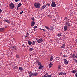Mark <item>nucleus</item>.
<instances>
[{
  "mask_svg": "<svg viewBox=\"0 0 77 77\" xmlns=\"http://www.w3.org/2000/svg\"><path fill=\"white\" fill-rule=\"evenodd\" d=\"M34 7L35 8H40L41 7V4L39 3H35L34 4Z\"/></svg>",
  "mask_w": 77,
  "mask_h": 77,
  "instance_id": "1",
  "label": "nucleus"
},
{
  "mask_svg": "<svg viewBox=\"0 0 77 77\" xmlns=\"http://www.w3.org/2000/svg\"><path fill=\"white\" fill-rule=\"evenodd\" d=\"M9 7L10 8V9H14L15 8L14 5L13 3L9 4Z\"/></svg>",
  "mask_w": 77,
  "mask_h": 77,
  "instance_id": "2",
  "label": "nucleus"
},
{
  "mask_svg": "<svg viewBox=\"0 0 77 77\" xmlns=\"http://www.w3.org/2000/svg\"><path fill=\"white\" fill-rule=\"evenodd\" d=\"M70 57H73L74 58H77V54L75 55V54H71L70 55Z\"/></svg>",
  "mask_w": 77,
  "mask_h": 77,
  "instance_id": "3",
  "label": "nucleus"
},
{
  "mask_svg": "<svg viewBox=\"0 0 77 77\" xmlns=\"http://www.w3.org/2000/svg\"><path fill=\"white\" fill-rule=\"evenodd\" d=\"M43 41V40L42 39V38H41L40 39L37 40V42H38V43H41Z\"/></svg>",
  "mask_w": 77,
  "mask_h": 77,
  "instance_id": "4",
  "label": "nucleus"
},
{
  "mask_svg": "<svg viewBox=\"0 0 77 77\" xmlns=\"http://www.w3.org/2000/svg\"><path fill=\"white\" fill-rule=\"evenodd\" d=\"M56 6V4H55V2H52V4H51V7L55 8Z\"/></svg>",
  "mask_w": 77,
  "mask_h": 77,
  "instance_id": "5",
  "label": "nucleus"
},
{
  "mask_svg": "<svg viewBox=\"0 0 77 77\" xmlns=\"http://www.w3.org/2000/svg\"><path fill=\"white\" fill-rule=\"evenodd\" d=\"M36 63H37V64L38 66L41 65V63L39 62L38 60L36 61Z\"/></svg>",
  "mask_w": 77,
  "mask_h": 77,
  "instance_id": "6",
  "label": "nucleus"
},
{
  "mask_svg": "<svg viewBox=\"0 0 77 77\" xmlns=\"http://www.w3.org/2000/svg\"><path fill=\"white\" fill-rule=\"evenodd\" d=\"M64 29L65 31L67 30V29H68V26H65L64 27Z\"/></svg>",
  "mask_w": 77,
  "mask_h": 77,
  "instance_id": "7",
  "label": "nucleus"
},
{
  "mask_svg": "<svg viewBox=\"0 0 77 77\" xmlns=\"http://www.w3.org/2000/svg\"><path fill=\"white\" fill-rule=\"evenodd\" d=\"M35 22L32 21V22L31 23V26H34V25H35Z\"/></svg>",
  "mask_w": 77,
  "mask_h": 77,
  "instance_id": "8",
  "label": "nucleus"
},
{
  "mask_svg": "<svg viewBox=\"0 0 77 77\" xmlns=\"http://www.w3.org/2000/svg\"><path fill=\"white\" fill-rule=\"evenodd\" d=\"M10 48L11 49H14V48H15V46L13 45H11L10 46Z\"/></svg>",
  "mask_w": 77,
  "mask_h": 77,
  "instance_id": "9",
  "label": "nucleus"
},
{
  "mask_svg": "<svg viewBox=\"0 0 77 77\" xmlns=\"http://www.w3.org/2000/svg\"><path fill=\"white\" fill-rule=\"evenodd\" d=\"M46 7V5H43L42 6V8H41V10H42L43 9H45Z\"/></svg>",
  "mask_w": 77,
  "mask_h": 77,
  "instance_id": "10",
  "label": "nucleus"
},
{
  "mask_svg": "<svg viewBox=\"0 0 77 77\" xmlns=\"http://www.w3.org/2000/svg\"><path fill=\"white\" fill-rule=\"evenodd\" d=\"M66 26H71L70 23L68 22H66Z\"/></svg>",
  "mask_w": 77,
  "mask_h": 77,
  "instance_id": "11",
  "label": "nucleus"
},
{
  "mask_svg": "<svg viewBox=\"0 0 77 77\" xmlns=\"http://www.w3.org/2000/svg\"><path fill=\"white\" fill-rule=\"evenodd\" d=\"M64 63L65 64H68V61L66 59H64Z\"/></svg>",
  "mask_w": 77,
  "mask_h": 77,
  "instance_id": "12",
  "label": "nucleus"
},
{
  "mask_svg": "<svg viewBox=\"0 0 77 77\" xmlns=\"http://www.w3.org/2000/svg\"><path fill=\"white\" fill-rule=\"evenodd\" d=\"M42 68H43V66L41 65L40 66L38 67L39 69H42Z\"/></svg>",
  "mask_w": 77,
  "mask_h": 77,
  "instance_id": "13",
  "label": "nucleus"
},
{
  "mask_svg": "<svg viewBox=\"0 0 77 77\" xmlns=\"http://www.w3.org/2000/svg\"><path fill=\"white\" fill-rule=\"evenodd\" d=\"M38 75V73L37 72H35L33 73L32 75L33 76H36Z\"/></svg>",
  "mask_w": 77,
  "mask_h": 77,
  "instance_id": "14",
  "label": "nucleus"
},
{
  "mask_svg": "<svg viewBox=\"0 0 77 77\" xmlns=\"http://www.w3.org/2000/svg\"><path fill=\"white\" fill-rule=\"evenodd\" d=\"M5 29L3 28H1L0 29V32H4Z\"/></svg>",
  "mask_w": 77,
  "mask_h": 77,
  "instance_id": "15",
  "label": "nucleus"
},
{
  "mask_svg": "<svg viewBox=\"0 0 77 77\" xmlns=\"http://www.w3.org/2000/svg\"><path fill=\"white\" fill-rule=\"evenodd\" d=\"M76 72H77V70L76 69L74 70L71 71V72L73 73H75Z\"/></svg>",
  "mask_w": 77,
  "mask_h": 77,
  "instance_id": "16",
  "label": "nucleus"
},
{
  "mask_svg": "<svg viewBox=\"0 0 77 77\" xmlns=\"http://www.w3.org/2000/svg\"><path fill=\"white\" fill-rule=\"evenodd\" d=\"M53 66V64H52V63H50L49 65V68H51V66Z\"/></svg>",
  "mask_w": 77,
  "mask_h": 77,
  "instance_id": "17",
  "label": "nucleus"
},
{
  "mask_svg": "<svg viewBox=\"0 0 77 77\" xmlns=\"http://www.w3.org/2000/svg\"><path fill=\"white\" fill-rule=\"evenodd\" d=\"M65 47V44H63L61 45V48H63Z\"/></svg>",
  "mask_w": 77,
  "mask_h": 77,
  "instance_id": "18",
  "label": "nucleus"
},
{
  "mask_svg": "<svg viewBox=\"0 0 77 77\" xmlns=\"http://www.w3.org/2000/svg\"><path fill=\"white\" fill-rule=\"evenodd\" d=\"M33 73H32L30 74L29 75V77H31L32 75H33Z\"/></svg>",
  "mask_w": 77,
  "mask_h": 77,
  "instance_id": "19",
  "label": "nucleus"
},
{
  "mask_svg": "<svg viewBox=\"0 0 77 77\" xmlns=\"http://www.w3.org/2000/svg\"><path fill=\"white\" fill-rule=\"evenodd\" d=\"M21 5H22L21 3H19V4L18 5L17 7L18 8H20V7L21 6Z\"/></svg>",
  "mask_w": 77,
  "mask_h": 77,
  "instance_id": "20",
  "label": "nucleus"
},
{
  "mask_svg": "<svg viewBox=\"0 0 77 77\" xmlns=\"http://www.w3.org/2000/svg\"><path fill=\"white\" fill-rule=\"evenodd\" d=\"M52 60H53V57H51L50 58V61H52Z\"/></svg>",
  "mask_w": 77,
  "mask_h": 77,
  "instance_id": "21",
  "label": "nucleus"
},
{
  "mask_svg": "<svg viewBox=\"0 0 77 77\" xmlns=\"http://www.w3.org/2000/svg\"><path fill=\"white\" fill-rule=\"evenodd\" d=\"M28 44L29 45H31L32 44V42H31L30 41H29L28 42Z\"/></svg>",
  "mask_w": 77,
  "mask_h": 77,
  "instance_id": "22",
  "label": "nucleus"
},
{
  "mask_svg": "<svg viewBox=\"0 0 77 77\" xmlns=\"http://www.w3.org/2000/svg\"><path fill=\"white\" fill-rule=\"evenodd\" d=\"M5 21L6 22H7V23H10V22L8 20H5Z\"/></svg>",
  "mask_w": 77,
  "mask_h": 77,
  "instance_id": "23",
  "label": "nucleus"
},
{
  "mask_svg": "<svg viewBox=\"0 0 77 77\" xmlns=\"http://www.w3.org/2000/svg\"><path fill=\"white\" fill-rule=\"evenodd\" d=\"M20 71H22L23 70V68L21 67H20L19 68Z\"/></svg>",
  "mask_w": 77,
  "mask_h": 77,
  "instance_id": "24",
  "label": "nucleus"
},
{
  "mask_svg": "<svg viewBox=\"0 0 77 77\" xmlns=\"http://www.w3.org/2000/svg\"><path fill=\"white\" fill-rule=\"evenodd\" d=\"M45 28H46V29H48V30H49L50 29V28L48 26H45Z\"/></svg>",
  "mask_w": 77,
  "mask_h": 77,
  "instance_id": "25",
  "label": "nucleus"
},
{
  "mask_svg": "<svg viewBox=\"0 0 77 77\" xmlns=\"http://www.w3.org/2000/svg\"><path fill=\"white\" fill-rule=\"evenodd\" d=\"M33 49L32 48H30L29 49V51H33Z\"/></svg>",
  "mask_w": 77,
  "mask_h": 77,
  "instance_id": "26",
  "label": "nucleus"
},
{
  "mask_svg": "<svg viewBox=\"0 0 77 77\" xmlns=\"http://www.w3.org/2000/svg\"><path fill=\"white\" fill-rule=\"evenodd\" d=\"M17 68H18L17 66H15V67H14L13 68V69H16Z\"/></svg>",
  "mask_w": 77,
  "mask_h": 77,
  "instance_id": "27",
  "label": "nucleus"
},
{
  "mask_svg": "<svg viewBox=\"0 0 77 77\" xmlns=\"http://www.w3.org/2000/svg\"><path fill=\"white\" fill-rule=\"evenodd\" d=\"M57 35L58 36H61V34L60 33L58 34Z\"/></svg>",
  "mask_w": 77,
  "mask_h": 77,
  "instance_id": "28",
  "label": "nucleus"
},
{
  "mask_svg": "<svg viewBox=\"0 0 77 77\" xmlns=\"http://www.w3.org/2000/svg\"><path fill=\"white\" fill-rule=\"evenodd\" d=\"M39 29H40V30H43V31H45V29H42L40 28H39Z\"/></svg>",
  "mask_w": 77,
  "mask_h": 77,
  "instance_id": "29",
  "label": "nucleus"
},
{
  "mask_svg": "<svg viewBox=\"0 0 77 77\" xmlns=\"http://www.w3.org/2000/svg\"><path fill=\"white\" fill-rule=\"evenodd\" d=\"M58 68V69H60V66H59Z\"/></svg>",
  "mask_w": 77,
  "mask_h": 77,
  "instance_id": "30",
  "label": "nucleus"
},
{
  "mask_svg": "<svg viewBox=\"0 0 77 77\" xmlns=\"http://www.w3.org/2000/svg\"><path fill=\"white\" fill-rule=\"evenodd\" d=\"M31 20H33V21H34V20L35 19V18H34V17H32L31 18Z\"/></svg>",
  "mask_w": 77,
  "mask_h": 77,
  "instance_id": "31",
  "label": "nucleus"
},
{
  "mask_svg": "<svg viewBox=\"0 0 77 77\" xmlns=\"http://www.w3.org/2000/svg\"><path fill=\"white\" fill-rule=\"evenodd\" d=\"M32 44H33V45H34L35 44V41H33V42H32Z\"/></svg>",
  "mask_w": 77,
  "mask_h": 77,
  "instance_id": "32",
  "label": "nucleus"
},
{
  "mask_svg": "<svg viewBox=\"0 0 77 77\" xmlns=\"http://www.w3.org/2000/svg\"><path fill=\"white\" fill-rule=\"evenodd\" d=\"M46 5H48V6H50V4L49 3H48L46 5Z\"/></svg>",
  "mask_w": 77,
  "mask_h": 77,
  "instance_id": "33",
  "label": "nucleus"
},
{
  "mask_svg": "<svg viewBox=\"0 0 77 77\" xmlns=\"http://www.w3.org/2000/svg\"><path fill=\"white\" fill-rule=\"evenodd\" d=\"M19 57V55H16V57L17 58H18Z\"/></svg>",
  "mask_w": 77,
  "mask_h": 77,
  "instance_id": "34",
  "label": "nucleus"
},
{
  "mask_svg": "<svg viewBox=\"0 0 77 77\" xmlns=\"http://www.w3.org/2000/svg\"><path fill=\"white\" fill-rule=\"evenodd\" d=\"M63 74V73H62V72H61L60 73H59V75H62Z\"/></svg>",
  "mask_w": 77,
  "mask_h": 77,
  "instance_id": "35",
  "label": "nucleus"
},
{
  "mask_svg": "<svg viewBox=\"0 0 77 77\" xmlns=\"http://www.w3.org/2000/svg\"><path fill=\"white\" fill-rule=\"evenodd\" d=\"M22 13H24V12H23V11H21V12H20V14H22Z\"/></svg>",
  "mask_w": 77,
  "mask_h": 77,
  "instance_id": "36",
  "label": "nucleus"
},
{
  "mask_svg": "<svg viewBox=\"0 0 77 77\" xmlns=\"http://www.w3.org/2000/svg\"><path fill=\"white\" fill-rule=\"evenodd\" d=\"M13 50H17V48L15 47V48H14Z\"/></svg>",
  "mask_w": 77,
  "mask_h": 77,
  "instance_id": "37",
  "label": "nucleus"
},
{
  "mask_svg": "<svg viewBox=\"0 0 77 77\" xmlns=\"http://www.w3.org/2000/svg\"><path fill=\"white\" fill-rule=\"evenodd\" d=\"M66 75V73H63V75Z\"/></svg>",
  "mask_w": 77,
  "mask_h": 77,
  "instance_id": "38",
  "label": "nucleus"
},
{
  "mask_svg": "<svg viewBox=\"0 0 77 77\" xmlns=\"http://www.w3.org/2000/svg\"><path fill=\"white\" fill-rule=\"evenodd\" d=\"M47 77H51V75H47Z\"/></svg>",
  "mask_w": 77,
  "mask_h": 77,
  "instance_id": "39",
  "label": "nucleus"
},
{
  "mask_svg": "<svg viewBox=\"0 0 77 77\" xmlns=\"http://www.w3.org/2000/svg\"><path fill=\"white\" fill-rule=\"evenodd\" d=\"M75 76L76 77H77V72L75 74Z\"/></svg>",
  "mask_w": 77,
  "mask_h": 77,
  "instance_id": "40",
  "label": "nucleus"
},
{
  "mask_svg": "<svg viewBox=\"0 0 77 77\" xmlns=\"http://www.w3.org/2000/svg\"><path fill=\"white\" fill-rule=\"evenodd\" d=\"M49 17L50 18H52V16H51V15H49Z\"/></svg>",
  "mask_w": 77,
  "mask_h": 77,
  "instance_id": "41",
  "label": "nucleus"
},
{
  "mask_svg": "<svg viewBox=\"0 0 77 77\" xmlns=\"http://www.w3.org/2000/svg\"><path fill=\"white\" fill-rule=\"evenodd\" d=\"M35 28H37V26H35L34 27V29H35Z\"/></svg>",
  "mask_w": 77,
  "mask_h": 77,
  "instance_id": "42",
  "label": "nucleus"
},
{
  "mask_svg": "<svg viewBox=\"0 0 77 77\" xmlns=\"http://www.w3.org/2000/svg\"><path fill=\"white\" fill-rule=\"evenodd\" d=\"M42 77H47V76H46L45 75L44 76H42Z\"/></svg>",
  "mask_w": 77,
  "mask_h": 77,
  "instance_id": "43",
  "label": "nucleus"
},
{
  "mask_svg": "<svg viewBox=\"0 0 77 77\" xmlns=\"http://www.w3.org/2000/svg\"><path fill=\"white\" fill-rule=\"evenodd\" d=\"M75 62L76 63H77V60H75Z\"/></svg>",
  "mask_w": 77,
  "mask_h": 77,
  "instance_id": "44",
  "label": "nucleus"
},
{
  "mask_svg": "<svg viewBox=\"0 0 77 77\" xmlns=\"http://www.w3.org/2000/svg\"><path fill=\"white\" fill-rule=\"evenodd\" d=\"M19 1V0H15V1L16 2H17Z\"/></svg>",
  "mask_w": 77,
  "mask_h": 77,
  "instance_id": "45",
  "label": "nucleus"
},
{
  "mask_svg": "<svg viewBox=\"0 0 77 77\" xmlns=\"http://www.w3.org/2000/svg\"><path fill=\"white\" fill-rule=\"evenodd\" d=\"M67 57V56H66V55H64L63 56V57Z\"/></svg>",
  "mask_w": 77,
  "mask_h": 77,
  "instance_id": "46",
  "label": "nucleus"
},
{
  "mask_svg": "<svg viewBox=\"0 0 77 77\" xmlns=\"http://www.w3.org/2000/svg\"><path fill=\"white\" fill-rule=\"evenodd\" d=\"M2 12V10L0 9V13H1Z\"/></svg>",
  "mask_w": 77,
  "mask_h": 77,
  "instance_id": "47",
  "label": "nucleus"
},
{
  "mask_svg": "<svg viewBox=\"0 0 77 77\" xmlns=\"http://www.w3.org/2000/svg\"><path fill=\"white\" fill-rule=\"evenodd\" d=\"M75 41L77 44V39L75 40Z\"/></svg>",
  "mask_w": 77,
  "mask_h": 77,
  "instance_id": "48",
  "label": "nucleus"
},
{
  "mask_svg": "<svg viewBox=\"0 0 77 77\" xmlns=\"http://www.w3.org/2000/svg\"><path fill=\"white\" fill-rule=\"evenodd\" d=\"M25 38H27V36H25Z\"/></svg>",
  "mask_w": 77,
  "mask_h": 77,
  "instance_id": "49",
  "label": "nucleus"
},
{
  "mask_svg": "<svg viewBox=\"0 0 77 77\" xmlns=\"http://www.w3.org/2000/svg\"><path fill=\"white\" fill-rule=\"evenodd\" d=\"M34 30H35V28H34Z\"/></svg>",
  "mask_w": 77,
  "mask_h": 77,
  "instance_id": "50",
  "label": "nucleus"
},
{
  "mask_svg": "<svg viewBox=\"0 0 77 77\" xmlns=\"http://www.w3.org/2000/svg\"><path fill=\"white\" fill-rule=\"evenodd\" d=\"M6 27H5V28H6Z\"/></svg>",
  "mask_w": 77,
  "mask_h": 77,
  "instance_id": "51",
  "label": "nucleus"
},
{
  "mask_svg": "<svg viewBox=\"0 0 77 77\" xmlns=\"http://www.w3.org/2000/svg\"><path fill=\"white\" fill-rule=\"evenodd\" d=\"M17 8L18 9V7H17Z\"/></svg>",
  "mask_w": 77,
  "mask_h": 77,
  "instance_id": "52",
  "label": "nucleus"
}]
</instances>
